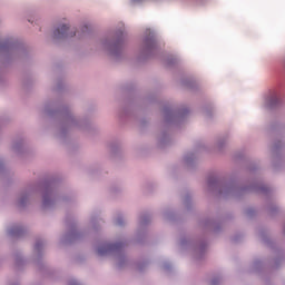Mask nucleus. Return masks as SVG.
<instances>
[{"instance_id":"nucleus-7","label":"nucleus","mask_w":285,"mask_h":285,"mask_svg":"<svg viewBox=\"0 0 285 285\" xmlns=\"http://www.w3.org/2000/svg\"><path fill=\"white\" fill-rule=\"evenodd\" d=\"M18 234H19V229L9 230V235H18Z\"/></svg>"},{"instance_id":"nucleus-6","label":"nucleus","mask_w":285,"mask_h":285,"mask_svg":"<svg viewBox=\"0 0 285 285\" xmlns=\"http://www.w3.org/2000/svg\"><path fill=\"white\" fill-rule=\"evenodd\" d=\"M116 225H117V226H124V218H118V219L116 220Z\"/></svg>"},{"instance_id":"nucleus-4","label":"nucleus","mask_w":285,"mask_h":285,"mask_svg":"<svg viewBox=\"0 0 285 285\" xmlns=\"http://www.w3.org/2000/svg\"><path fill=\"white\" fill-rule=\"evenodd\" d=\"M115 248H117V245H105L98 248V255H106L109 250H115Z\"/></svg>"},{"instance_id":"nucleus-2","label":"nucleus","mask_w":285,"mask_h":285,"mask_svg":"<svg viewBox=\"0 0 285 285\" xmlns=\"http://www.w3.org/2000/svg\"><path fill=\"white\" fill-rule=\"evenodd\" d=\"M55 204V193L52 189H46L42 196V208H51Z\"/></svg>"},{"instance_id":"nucleus-10","label":"nucleus","mask_w":285,"mask_h":285,"mask_svg":"<svg viewBox=\"0 0 285 285\" xmlns=\"http://www.w3.org/2000/svg\"><path fill=\"white\" fill-rule=\"evenodd\" d=\"M36 248H39V244L36 245Z\"/></svg>"},{"instance_id":"nucleus-11","label":"nucleus","mask_w":285,"mask_h":285,"mask_svg":"<svg viewBox=\"0 0 285 285\" xmlns=\"http://www.w3.org/2000/svg\"><path fill=\"white\" fill-rule=\"evenodd\" d=\"M212 285H215V281L212 282Z\"/></svg>"},{"instance_id":"nucleus-8","label":"nucleus","mask_w":285,"mask_h":285,"mask_svg":"<svg viewBox=\"0 0 285 285\" xmlns=\"http://www.w3.org/2000/svg\"><path fill=\"white\" fill-rule=\"evenodd\" d=\"M23 204H26V200H24V198H21L20 199V206H23Z\"/></svg>"},{"instance_id":"nucleus-9","label":"nucleus","mask_w":285,"mask_h":285,"mask_svg":"<svg viewBox=\"0 0 285 285\" xmlns=\"http://www.w3.org/2000/svg\"><path fill=\"white\" fill-rule=\"evenodd\" d=\"M217 147H218V148H222V142H217Z\"/></svg>"},{"instance_id":"nucleus-5","label":"nucleus","mask_w":285,"mask_h":285,"mask_svg":"<svg viewBox=\"0 0 285 285\" xmlns=\"http://www.w3.org/2000/svg\"><path fill=\"white\" fill-rule=\"evenodd\" d=\"M67 124H75V117H72V116H69L68 118H67Z\"/></svg>"},{"instance_id":"nucleus-1","label":"nucleus","mask_w":285,"mask_h":285,"mask_svg":"<svg viewBox=\"0 0 285 285\" xmlns=\"http://www.w3.org/2000/svg\"><path fill=\"white\" fill-rule=\"evenodd\" d=\"M68 30H70V27L68 24H62L55 30L53 37L56 39H63V37H75L77 35L76 32L68 33Z\"/></svg>"},{"instance_id":"nucleus-3","label":"nucleus","mask_w":285,"mask_h":285,"mask_svg":"<svg viewBox=\"0 0 285 285\" xmlns=\"http://www.w3.org/2000/svg\"><path fill=\"white\" fill-rule=\"evenodd\" d=\"M282 104V98L277 94L271 95L265 102L266 108H275Z\"/></svg>"}]
</instances>
